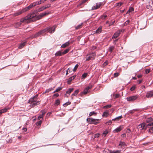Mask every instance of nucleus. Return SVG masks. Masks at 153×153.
<instances>
[{"label":"nucleus","mask_w":153,"mask_h":153,"mask_svg":"<svg viewBox=\"0 0 153 153\" xmlns=\"http://www.w3.org/2000/svg\"><path fill=\"white\" fill-rule=\"evenodd\" d=\"M41 112L42 113V116H43V115L45 114L46 113L45 111L44 110H42L41 111Z\"/></svg>","instance_id":"nucleus-57"},{"label":"nucleus","mask_w":153,"mask_h":153,"mask_svg":"<svg viewBox=\"0 0 153 153\" xmlns=\"http://www.w3.org/2000/svg\"><path fill=\"white\" fill-rule=\"evenodd\" d=\"M60 103V101L59 100L57 99L56 100L55 105H59Z\"/></svg>","instance_id":"nucleus-33"},{"label":"nucleus","mask_w":153,"mask_h":153,"mask_svg":"<svg viewBox=\"0 0 153 153\" xmlns=\"http://www.w3.org/2000/svg\"><path fill=\"white\" fill-rule=\"evenodd\" d=\"M88 0H82L80 3L79 5L78 6L81 5L82 4L85 3Z\"/></svg>","instance_id":"nucleus-27"},{"label":"nucleus","mask_w":153,"mask_h":153,"mask_svg":"<svg viewBox=\"0 0 153 153\" xmlns=\"http://www.w3.org/2000/svg\"><path fill=\"white\" fill-rule=\"evenodd\" d=\"M119 75V74L118 73H114V77H117Z\"/></svg>","instance_id":"nucleus-53"},{"label":"nucleus","mask_w":153,"mask_h":153,"mask_svg":"<svg viewBox=\"0 0 153 153\" xmlns=\"http://www.w3.org/2000/svg\"><path fill=\"white\" fill-rule=\"evenodd\" d=\"M32 4H33V7H34L35 6H36V5H38L39 4V3L37 1H36V2H33V3H32Z\"/></svg>","instance_id":"nucleus-42"},{"label":"nucleus","mask_w":153,"mask_h":153,"mask_svg":"<svg viewBox=\"0 0 153 153\" xmlns=\"http://www.w3.org/2000/svg\"><path fill=\"white\" fill-rule=\"evenodd\" d=\"M153 120V119L151 117H149L147 119L146 122L147 123H149L152 121Z\"/></svg>","instance_id":"nucleus-29"},{"label":"nucleus","mask_w":153,"mask_h":153,"mask_svg":"<svg viewBox=\"0 0 153 153\" xmlns=\"http://www.w3.org/2000/svg\"><path fill=\"white\" fill-rule=\"evenodd\" d=\"M135 88V86H133L130 88V90L131 91H134Z\"/></svg>","instance_id":"nucleus-52"},{"label":"nucleus","mask_w":153,"mask_h":153,"mask_svg":"<svg viewBox=\"0 0 153 153\" xmlns=\"http://www.w3.org/2000/svg\"><path fill=\"white\" fill-rule=\"evenodd\" d=\"M120 96V95L119 94H116V95H115L114 96V97L115 98H118Z\"/></svg>","instance_id":"nucleus-60"},{"label":"nucleus","mask_w":153,"mask_h":153,"mask_svg":"<svg viewBox=\"0 0 153 153\" xmlns=\"http://www.w3.org/2000/svg\"><path fill=\"white\" fill-rule=\"evenodd\" d=\"M52 89L51 88H49L48 89H47L45 93H48L49 92V91H51L52 90Z\"/></svg>","instance_id":"nucleus-44"},{"label":"nucleus","mask_w":153,"mask_h":153,"mask_svg":"<svg viewBox=\"0 0 153 153\" xmlns=\"http://www.w3.org/2000/svg\"><path fill=\"white\" fill-rule=\"evenodd\" d=\"M114 49V47L113 46H111V47H110L109 48V51L111 53L113 51Z\"/></svg>","instance_id":"nucleus-45"},{"label":"nucleus","mask_w":153,"mask_h":153,"mask_svg":"<svg viewBox=\"0 0 153 153\" xmlns=\"http://www.w3.org/2000/svg\"><path fill=\"white\" fill-rule=\"evenodd\" d=\"M123 128V126H120L115 129L114 130L115 132H118L120 131Z\"/></svg>","instance_id":"nucleus-13"},{"label":"nucleus","mask_w":153,"mask_h":153,"mask_svg":"<svg viewBox=\"0 0 153 153\" xmlns=\"http://www.w3.org/2000/svg\"><path fill=\"white\" fill-rule=\"evenodd\" d=\"M96 53H92L88 54L86 57V61H88L94 59Z\"/></svg>","instance_id":"nucleus-5"},{"label":"nucleus","mask_w":153,"mask_h":153,"mask_svg":"<svg viewBox=\"0 0 153 153\" xmlns=\"http://www.w3.org/2000/svg\"><path fill=\"white\" fill-rule=\"evenodd\" d=\"M47 0H41L39 1H37L39 3V4H41V3H44Z\"/></svg>","instance_id":"nucleus-39"},{"label":"nucleus","mask_w":153,"mask_h":153,"mask_svg":"<svg viewBox=\"0 0 153 153\" xmlns=\"http://www.w3.org/2000/svg\"><path fill=\"white\" fill-rule=\"evenodd\" d=\"M24 12H23V10L20 11H18L16 13H14L13 14V15L14 16H16L18 15H19L21 14L22 13Z\"/></svg>","instance_id":"nucleus-20"},{"label":"nucleus","mask_w":153,"mask_h":153,"mask_svg":"<svg viewBox=\"0 0 153 153\" xmlns=\"http://www.w3.org/2000/svg\"><path fill=\"white\" fill-rule=\"evenodd\" d=\"M70 70L69 69V68H68L67 70L66 71V75H67L70 72Z\"/></svg>","instance_id":"nucleus-62"},{"label":"nucleus","mask_w":153,"mask_h":153,"mask_svg":"<svg viewBox=\"0 0 153 153\" xmlns=\"http://www.w3.org/2000/svg\"><path fill=\"white\" fill-rule=\"evenodd\" d=\"M87 75V73H85L83 74L82 76V78H85L86 77Z\"/></svg>","instance_id":"nucleus-43"},{"label":"nucleus","mask_w":153,"mask_h":153,"mask_svg":"<svg viewBox=\"0 0 153 153\" xmlns=\"http://www.w3.org/2000/svg\"><path fill=\"white\" fill-rule=\"evenodd\" d=\"M146 123H143L140 124L138 126V128L140 130H142L143 129H145V130L146 129Z\"/></svg>","instance_id":"nucleus-8"},{"label":"nucleus","mask_w":153,"mask_h":153,"mask_svg":"<svg viewBox=\"0 0 153 153\" xmlns=\"http://www.w3.org/2000/svg\"><path fill=\"white\" fill-rule=\"evenodd\" d=\"M122 116L121 115L120 116H118L116 118L112 119V120H120L122 118Z\"/></svg>","instance_id":"nucleus-31"},{"label":"nucleus","mask_w":153,"mask_h":153,"mask_svg":"<svg viewBox=\"0 0 153 153\" xmlns=\"http://www.w3.org/2000/svg\"><path fill=\"white\" fill-rule=\"evenodd\" d=\"M70 44V43L68 42H67L66 43L62 45L61 47L62 48H65L68 46Z\"/></svg>","instance_id":"nucleus-19"},{"label":"nucleus","mask_w":153,"mask_h":153,"mask_svg":"<svg viewBox=\"0 0 153 153\" xmlns=\"http://www.w3.org/2000/svg\"><path fill=\"white\" fill-rule=\"evenodd\" d=\"M63 55L62 52L60 51L57 52L55 54L56 56H61Z\"/></svg>","instance_id":"nucleus-22"},{"label":"nucleus","mask_w":153,"mask_h":153,"mask_svg":"<svg viewBox=\"0 0 153 153\" xmlns=\"http://www.w3.org/2000/svg\"><path fill=\"white\" fill-rule=\"evenodd\" d=\"M55 28L56 26H54L52 27L49 26L47 27L46 28L40 31L36 34L35 35V37H37L43 34V33L46 32H48L51 33H53L55 30Z\"/></svg>","instance_id":"nucleus-2"},{"label":"nucleus","mask_w":153,"mask_h":153,"mask_svg":"<svg viewBox=\"0 0 153 153\" xmlns=\"http://www.w3.org/2000/svg\"><path fill=\"white\" fill-rule=\"evenodd\" d=\"M111 105H108L104 106L103 107L105 108H111Z\"/></svg>","instance_id":"nucleus-37"},{"label":"nucleus","mask_w":153,"mask_h":153,"mask_svg":"<svg viewBox=\"0 0 153 153\" xmlns=\"http://www.w3.org/2000/svg\"><path fill=\"white\" fill-rule=\"evenodd\" d=\"M137 98V97L136 95L130 96L129 97H127L126 98L127 100L128 101H133L136 100Z\"/></svg>","instance_id":"nucleus-7"},{"label":"nucleus","mask_w":153,"mask_h":153,"mask_svg":"<svg viewBox=\"0 0 153 153\" xmlns=\"http://www.w3.org/2000/svg\"><path fill=\"white\" fill-rule=\"evenodd\" d=\"M134 10V9L133 7H131L129 8V10H128V11L129 12H131L132 11H133Z\"/></svg>","instance_id":"nucleus-48"},{"label":"nucleus","mask_w":153,"mask_h":153,"mask_svg":"<svg viewBox=\"0 0 153 153\" xmlns=\"http://www.w3.org/2000/svg\"><path fill=\"white\" fill-rule=\"evenodd\" d=\"M117 6H118V7H120L122 4V3H119L117 4Z\"/></svg>","instance_id":"nucleus-61"},{"label":"nucleus","mask_w":153,"mask_h":153,"mask_svg":"<svg viewBox=\"0 0 153 153\" xmlns=\"http://www.w3.org/2000/svg\"><path fill=\"white\" fill-rule=\"evenodd\" d=\"M138 111V109H134L130 111H129V112L130 113L132 114L134 111Z\"/></svg>","instance_id":"nucleus-34"},{"label":"nucleus","mask_w":153,"mask_h":153,"mask_svg":"<svg viewBox=\"0 0 153 153\" xmlns=\"http://www.w3.org/2000/svg\"><path fill=\"white\" fill-rule=\"evenodd\" d=\"M149 132L151 133H153V127H152L149 129Z\"/></svg>","instance_id":"nucleus-47"},{"label":"nucleus","mask_w":153,"mask_h":153,"mask_svg":"<svg viewBox=\"0 0 153 153\" xmlns=\"http://www.w3.org/2000/svg\"><path fill=\"white\" fill-rule=\"evenodd\" d=\"M102 26H100L95 31V33L99 34L102 32Z\"/></svg>","instance_id":"nucleus-16"},{"label":"nucleus","mask_w":153,"mask_h":153,"mask_svg":"<svg viewBox=\"0 0 153 153\" xmlns=\"http://www.w3.org/2000/svg\"><path fill=\"white\" fill-rule=\"evenodd\" d=\"M62 89V88L61 87H58L53 92L54 93L56 92H57L61 90Z\"/></svg>","instance_id":"nucleus-32"},{"label":"nucleus","mask_w":153,"mask_h":153,"mask_svg":"<svg viewBox=\"0 0 153 153\" xmlns=\"http://www.w3.org/2000/svg\"><path fill=\"white\" fill-rule=\"evenodd\" d=\"M108 115V112L107 111L104 112L102 115V116L104 117H107Z\"/></svg>","instance_id":"nucleus-25"},{"label":"nucleus","mask_w":153,"mask_h":153,"mask_svg":"<svg viewBox=\"0 0 153 153\" xmlns=\"http://www.w3.org/2000/svg\"><path fill=\"white\" fill-rule=\"evenodd\" d=\"M10 108H5L4 109H2L0 110V115L3 113L6 112L8 109Z\"/></svg>","instance_id":"nucleus-17"},{"label":"nucleus","mask_w":153,"mask_h":153,"mask_svg":"<svg viewBox=\"0 0 153 153\" xmlns=\"http://www.w3.org/2000/svg\"><path fill=\"white\" fill-rule=\"evenodd\" d=\"M51 4H48L46 6H45V7H45L44 9H45L47 8H48L49 7H51Z\"/></svg>","instance_id":"nucleus-51"},{"label":"nucleus","mask_w":153,"mask_h":153,"mask_svg":"<svg viewBox=\"0 0 153 153\" xmlns=\"http://www.w3.org/2000/svg\"><path fill=\"white\" fill-rule=\"evenodd\" d=\"M150 69H146L145 70V72L146 74L149 73L150 72Z\"/></svg>","instance_id":"nucleus-54"},{"label":"nucleus","mask_w":153,"mask_h":153,"mask_svg":"<svg viewBox=\"0 0 153 153\" xmlns=\"http://www.w3.org/2000/svg\"><path fill=\"white\" fill-rule=\"evenodd\" d=\"M69 49H65L63 52H62L63 55L65 54L68 52L69 51Z\"/></svg>","instance_id":"nucleus-30"},{"label":"nucleus","mask_w":153,"mask_h":153,"mask_svg":"<svg viewBox=\"0 0 153 153\" xmlns=\"http://www.w3.org/2000/svg\"><path fill=\"white\" fill-rule=\"evenodd\" d=\"M25 18V17H24V18L22 19H21V20H20V22H18L16 23L15 24H14V26L15 27H19V26H20L21 25V24L22 23H29L30 22H21V20L22 19H24Z\"/></svg>","instance_id":"nucleus-11"},{"label":"nucleus","mask_w":153,"mask_h":153,"mask_svg":"<svg viewBox=\"0 0 153 153\" xmlns=\"http://www.w3.org/2000/svg\"><path fill=\"white\" fill-rule=\"evenodd\" d=\"M25 43H26V42H23V43L21 44L19 47V49L22 48L23 47L25 46Z\"/></svg>","instance_id":"nucleus-26"},{"label":"nucleus","mask_w":153,"mask_h":153,"mask_svg":"<svg viewBox=\"0 0 153 153\" xmlns=\"http://www.w3.org/2000/svg\"><path fill=\"white\" fill-rule=\"evenodd\" d=\"M107 16L106 15H102L101 16V19H105L106 17Z\"/></svg>","instance_id":"nucleus-50"},{"label":"nucleus","mask_w":153,"mask_h":153,"mask_svg":"<svg viewBox=\"0 0 153 153\" xmlns=\"http://www.w3.org/2000/svg\"><path fill=\"white\" fill-rule=\"evenodd\" d=\"M153 126V122L151 123H149L147 126H146V128L149 127V126Z\"/></svg>","instance_id":"nucleus-46"},{"label":"nucleus","mask_w":153,"mask_h":153,"mask_svg":"<svg viewBox=\"0 0 153 153\" xmlns=\"http://www.w3.org/2000/svg\"><path fill=\"white\" fill-rule=\"evenodd\" d=\"M126 145L125 143L123 142L120 141L119 144V146L120 147H122L123 146Z\"/></svg>","instance_id":"nucleus-24"},{"label":"nucleus","mask_w":153,"mask_h":153,"mask_svg":"<svg viewBox=\"0 0 153 153\" xmlns=\"http://www.w3.org/2000/svg\"><path fill=\"white\" fill-rule=\"evenodd\" d=\"M96 113H95L94 111H92V112H90L89 113V116H91L93 115H96Z\"/></svg>","instance_id":"nucleus-36"},{"label":"nucleus","mask_w":153,"mask_h":153,"mask_svg":"<svg viewBox=\"0 0 153 153\" xmlns=\"http://www.w3.org/2000/svg\"><path fill=\"white\" fill-rule=\"evenodd\" d=\"M108 64V61H106L104 63L103 65L104 66H106Z\"/></svg>","instance_id":"nucleus-59"},{"label":"nucleus","mask_w":153,"mask_h":153,"mask_svg":"<svg viewBox=\"0 0 153 153\" xmlns=\"http://www.w3.org/2000/svg\"><path fill=\"white\" fill-rule=\"evenodd\" d=\"M49 14V13L44 12L37 16L36 14H35L34 13H30L25 17L24 19H22L21 22H30L32 21H34L36 20L40 19L43 17Z\"/></svg>","instance_id":"nucleus-1"},{"label":"nucleus","mask_w":153,"mask_h":153,"mask_svg":"<svg viewBox=\"0 0 153 153\" xmlns=\"http://www.w3.org/2000/svg\"><path fill=\"white\" fill-rule=\"evenodd\" d=\"M121 151L119 150H110V153H120Z\"/></svg>","instance_id":"nucleus-21"},{"label":"nucleus","mask_w":153,"mask_h":153,"mask_svg":"<svg viewBox=\"0 0 153 153\" xmlns=\"http://www.w3.org/2000/svg\"><path fill=\"white\" fill-rule=\"evenodd\" d=\"M146 96L147 98H150L153 97V92L150 91L147 92Z\"/></svg>","instance_id":"nucleus-14"},{"label":"nucleus","mask_w":153,"mask_h":153,"mask_svg":"<svg viewBox=\"0 0 153 153\" xmlns=\"http://www.w3.org/2000/svg\"><path fill=\"white\" fill-rule=\"evenodd\" d=\"M43 117V116H42V115L40 114L38 117V120H40V119L41 118H42Z\"/></svg>","instance_id":"nucleus-49"},{"label":"nucleus","mask_w":153,"mask_h":153,"mask_svg":"<svg viewBox=\"0 0 153 153\" xmlns=\"http://www.w3.org/2000/svg\"><path fill=\"white\" fill-rule=\"evenodd\" d=\"M152 7L150 5H148L146 6V8L148 9H150Z\"/></svg>","instance_id":"nucleus-64"},{"label":"nucleus","mask_w":153,"mask_h":153,"mask_svg":"<svg viewBox=\"0 0 153 153\" xmlns=\"http://www.w3.org/2000/svg\"><path fill=\"white\" fill-rule=\"evenodd\" d=\"M108 132L107 130H105L102 134V136L103 137H105L106 136Z\"/></svg>","instance_id":"nucleus-28"},{"label":"nucleus","mask_w":153,"mask_h":153,"mask_svg":"<svg viewBox=\"0 0 153 153\" xmlns=\"http://www.w3.org/2000/svg\"><path fill=\"white\" fill-rule=\"evenodd\" d=\"M74 88H69L68 90L66 91L65 95L67 97H68L70 95L71 93L74 90Z\"/></svg>","instance_id":"nucleus-10"},{"label":"nucleus","mask_w":153,"mask_h":153,"mask_svg":"<svg viewBox=\"0 0 153 153\" xmlns=\"http://www.w3.org/2000/svg\"><path fill=\"white\" fill-rule=\"evenodd\" d=\"M88 90L86 88L83 91V93L84 94H86L88 92Z\"/></svg>","instance_id":"nucleus-38"},{"label":"nucleus","mask_w":153,"mask_h":153,"mask_svg":"<svg viewBox=\"0 0 153 153\" xmlns=\"http://www.w3.org/2000/svg\"><path fill=\"white\" fill-rule=\"evenodd\" d=\"M100 120L99 119H95L91 118H87L86 120L89 124H97L98 123Z\"/></svg>","instance_id":"nucleus-4"},{"label":"nucleus","mask_w":153,"mask_h":153,"mask_svg":"<svg viewBox=\"0 0 153 153\" xmlns=\"http://www.w3.org/2000/svg\"><path fill=\"white\" fill-rule=\"evenodd\" d=\"M111 123H112V122H111V120H109L106 123L107 125H109L111 124Z\"/></svg>","instance_id":"nucleus-55"},{"label":"nucleus","mask_w":153,"mask_h":153,"mask_svg":"<svg viewBox=\"0 0 153 153\" xmlns=\"http://www.w3.org/2000/svg\"><path fill=\"white\" fill-rule=\"evenodd\" d=\"M78 66H79V65H78V64H77L74 67V68L73 69V71L74 72H75L76 71V70L77 69V68Z\"/></svg>","instance_id":"nucleus-40"},{"label":"nucleus","mask_w":153,"mask_h":153,"mask_svg":"<svg viewBox=\"0 0 153 153\" xmlns=\"http://www.w3.org/2000/svg\"><path fill=\"white\" fill-rule=\"evenodd\" d=\"M42 123V121L41 120H39V121H38V122H37V123H38V125H41Z\"/></svg>","instance_id":"nucleus-63"},{"label":"nucleus","mask_w":153,"mask_h":153,"mask_svg":"<svg viewBox=\"0 0 153 153\" xmlns=\"http://www.w3.org/2000/svg\"><path fill=\"white\" fill-rule=\"evenodd\" d=\"M100 134L98 133L97 134H96L94 135V138H98L99 137V135H100Z\"/></svg>","instance_id":"nucleus-58"},{"label":"nucleus","mask_w":153,"mask_h":153,"mask_svg":"<svg viewBox=\"0 0 153 153\" xmlns=\"http://www.w3.org/2000/svg\"><path fill=\"white\" fill-rule=\"evenodd\" d=\"M130 22L129 20H127L124 24H123V26H126L128 25Z\"/></svg>","instance_id":"nucleus-35"},{"label":"nucleus","mask_w":153,"mask_h":153,"mask_svg":"<svg viewBox=\"0 0 153 153\" xmlns=\"http://www.w3.org/2000/svg\"><path fill=\"white\" fill-rule=\"evenodd\" d=\"M74 79V78L71 77L68 80L67 83L68 84H70L72 81Z\"/></svg>","instance_id":"nucleus-23"},{"label":"nucleus","mask_w":153,"mask_h":153,"mask_svg":"<svg viewBox=\"0 0 153 153\" xmlns=\"http://www.w3.org/2000/svg\"><path fill=\"white\" fill-rule=\"evenodd\" d=\"M123 31L122 30L118 31L114 34L112 38H116L118 37L120 34V32Z\"/></svg>","instance_id":"nucleus-12"},{"label":"nucleus","mask_w":153,"mask_h":153,"mask_svg":"<svg viewBox=\"0 0 153 153\" xmlns=\"http://www.w3.org/2000/svg\"><path fill=\"white\" fill-rule=\"evenodd\" d=\"M71 102H68L63 105L64 106L66 107L68 105H69L71 104Z\"/></svg>","instance_id":"nucleus-41"},{"label":"nucleus","mask_w":153,"mask_h":153,"mask_svg":"<svg viewBox=\"0 0 153 153\" xmlns=\"http://www.w3.org/2000/svg\"><path fill=\"white\" fill-rule=\"evenodd\" d=\"M79 92V90L78 89L76 90L71 95V98L72 99L73 98V97L74 96H76L77 94Z\"/></svg>","instance_id":"nucleus-18"},{"label":"nucleus","mask_w":153,"mask_h":153,"mask_svg":"<svg viewBox=\"0 0 153 153\" xmlns=\"http://www.w3.org/2000/svg\"><path fill=\"white\" fill-rule=\"evenodd\" d=\"M44 8L45 7L44 6L36 10H34L33 12L31 13H34L35 14H36V13L37 12L42 11L43 10H45V9H44Z\"/></svg>","instance_id":"nucleus-9"},{"label":"nucleus","mask_w":153,"mask_h":153,"mask_svg":"<svg viewBox=\"0 0 153 153\" xmlns=\"http://www.w3.org/2000/svg\"><path fill=\"white\" fill-rule=\"evenodd\" d=\"M33 7V4H32L31 3L29 6L23 9V12H25L26 11H27L28 10L30 9Z\"/></svg>","instance_id":"nucleus-15"},{"label":"nucleus","mask_w":153,"mask_h":153,"mask_svg":"<svg viewBox=\"0 0 153 153\" xmlns=\"http://www.w3.org/2000/svg\"><path fill=\"white\" fill-rule=\"evenodd\" d=\"M83 24V23H82L80 24L79 25H78L76 27V29H78L81 26H82Z\"/></svg>","instance_id":"nucleus-56"},{"label":"nucleus","mask_w":153,"mask_h":153,"mask_svg":"<svg viewBox=\"0 0 153 153\" xmlns=\"http://www.w3.org/2000/svg\"><path fill=\"white\" fill-rule=\"evenodd\" d=\"M104 4L103 2H100L98 3H97L92 8V10H95L99 8L101 6L103 5Z\"/></svg>","instance_id":"nucleus-6"},{"label":"nucleus","mask_w":153,"mask_h":153,"mask_svg":"<svg viewBox=\"0 0 153 153\" xmlns=\"http://www.w3.org/2000/svg\"><path fill=\"white\" fill-rule=\"evenodd\" d=\"M37 96H34L33 98H31L28 102V103L31 104V105L32 107H34L36 105H38L40 103V102L37 101Z\"/></svg>","instance_id":"nucleus-3"}]
</instances>
